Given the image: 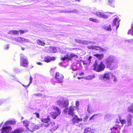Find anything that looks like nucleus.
<instances>
[{
	"label": "nucleus",
	"mask_w": 133,
	"mask_h": 133,
	"mask_svg": "<svg viewBox=\"0 0 133 133\" xmlns=\"http://www.w3.org/2000/svg\"><path fill=\"white\" fill-rule=\"evenodd\" d=\"M94 50H99L101 51H103L104 50V49L102 48L101 47L96 46H95V47H94Z\"/></svg>",
	"instance_id": "obj_27"
},
{
	"label": "nucleus",
	"mask_w": 133,
	"mask_h": 133,
	"mask_svg": "<svg viewBox=\"0 0 133 133\" xmlns=\"http://www.w3.org/2000/svg\"><path fill=\"white\" fill-rule=\"evenodd\" d=\"M57 129V127L56 126L53 127L52 128L50 129V130L52 131H54Z\"/></svg>",
	"instance_id": "obj_38"
},
{
	"label": "nucleus",
	"mask_w": 133,
	"mask_h": 133,
	"mask_svg": "<svg viewBox=\"0 0 133 133\" xmlns=\"http://www.w3.org/2000/svg\"><path fill=\"white\" fill-rule=\"evenodd\" d=\"M115 57L112 56H110L106 59V65L107 68H109L111 70L114 69Z\"/></svg>",
	"instance_id": "obj_1"
},
{
	"label": "nucleus",
	"mask_w": 133,
	"mask_h": 133,
	"mask_svg": "<svg viewBox=\"0 0 133 133\" xmlns=\"http://www.w3.org/2000/svg\"><path fill=\"white\" fill-rule=\"evenodd\" d=\"M52 107L54 110L55 111L51 112L50 115L51 116L52 118L54 119H55L58 116L60 115L61 113V110L58 107L56 106L52 105Z\"/></svg>",
	"instance_id": "obj_3"
},
{
	"label": "nucleus",
	"mask_w": 133,
	"mask_h": 133,
	"mask_svg": "<svg viewBox=\"0 0 133 133\" xmlns=\"http://www.w3.org/2000/svg\"><path fill=\"white\" fill-rule=\"evenodd\" d=\"M88 119V117L87 116H85L84 118V121H86Z\"/></svg>",
	"instance_id": "obj_49"
},
{
	"label": "nucleus",
	"mask_w": 133,
	"mask_h": 133,
	"mask_svg": "<svg viewBox=\"0 0 133 133\" xmlns=\"http://www.w3.org/2000/svg\"><path fill=\"white\" fill-rule=\"evenodd\" d=\"M23 122L24 125L25 127H27L28 126V122L27 121H24Z\"/></svg>",
	"instance_id": "obj_32"
},
{
	"label": "nucleus",
	"mask_w": 133,
	"mask_h": 133,
	"mask_svg": "<svg viewBox=\"0 0 133 133\" xmlns=\"http://www.w3.org/2000/svg\"><path fill=\"white\" fill-rule=\"evenodd\" d=\"M132 116L130 114L128 115L127 119L128 125V126H130L132 124L131 119L132 118Z\"/></svg>",
	"instance_id": "obj_13"
},
{
	"label": "nucleus",
	"mask_w": 133,
	"mask_h": 133,
	"mask_svg": "<svg viewBox=\"0 0 133 133\" xmlns=\"http://www.w3.org/2000/svg\"><path fill=\"white\" fill-rule=\"evenodd\" d=\"M21 49L23 50H24L25 49L24 47H21Z\"/></svg>",
	"instance_id": "obj_57"
},
{
	"label": "nucleus",
	"mask_w": 133,
	"mask_h": 133,
	"mask_svg": "<svg viewBox=\"0 0 133 133\" xmlns=\"http://www.w3.org/2000/svg\"><path fill=\"white\" fill-rule=\"evenodd\" d=\"M113 77H114V81H117V79L115 77V76H114Z\"/></svg>",
	"instance_id": "obj_55"
},
{
	"label": "nucleus",
	"mask_w": 133,
	"mask_h": 133,
	"mask_svg": "<svg viewBox=\"0 0 133 133\" xmlns=\"http://www.w3.org/2000/svg\"><path fill=\"white\" fill-rule=\"evenodd\" d=\"M120 122H121V123L122 124V126L126 122V121L125 119L120 120Z\"/></svg>",
	"instance_id": "obj_36"
},
{
	"label": "nucleus",
	"mask_w": 133,
	"mask_h": 133,
	"mask_svg": "<svg viewBox=\"0 0 133 133\" xmlns=\"http://www.w3.org/2000/svg\"><path fill=\"white\" fill-rule=\"evenodd\" d=\"M42 122L45 123V127H48L50 124H51L52 125H55V123L54 122L52 123L50 121V117L48 116L46 118H42L41 119Z\"/></svg>",
	"instance_id": "obj_8"
},
{
	"label": "nucleus",
	"mask_w": 133,
	"mask_h": 133,
	"mask_svg": "<svg viewBox=\"0 0 133 133\" xmlns=\"http://www.w3.org/2000/svg\"><path fill=\"white\" fill-rule=\"evenodd\" d=\"M103 13L100 12H97L96 13V15L97 16L102 17Z\"/></svg>",
	"instance_id": "obj_31"
},
{
	"label": "nucleus",
	"mask_w": 133,
	"mask_h": 133,
	"mask_svg": "<svg viewBox=\"0 0 133 133\" xmlns=\"http://www.w3.org/2000/svg\"><path fill=\"white\" fill-rule=\"evenodd\" d=\"M75 1H78V2H79L80 1V0H75Z\"/></svg>",
	"instance_id": "obj_58"
},
{
	"label": "nucleus",
	"mask_w": 133,
	"mask_h": 133,
	"mask_svg": "<svg viewBox=\"0 0 133 133\" xmlns=\"http://www.w3.org/2000/svg\"><path fill=\"white\" fill-rule=\"evenodd\" d=\"M14 40L17 42H29V41L28 39H25L21 37H16L14 39Z\"/></svg>",
	"instance_id": "obj_9"
},
{
	"label": "nucleus",
	"mask_w": 133,
	"mask_h": 133,
	"mask_svg": "<svg viewBox=\"0 0 133 133\" xmlns=\"http://www.w3.org/2000/svg\"><path fill=\"white\" fill-rule=\"evenodd\" d=\"M9 44H8L6 46H5V49H8L9 47Z\"/></svg>",
	"instance_id": "obj_50"
},
{
	"label": "nucleus",
	"mask_w": 133,
	"mask_h": 133,
	"mask_svg": "<svg viewBox=\"0 0 133 133\" xmlns=\"http://www.w3.org/2000/svg\"><path fill=\"white\" fill-rule=\"evenodd\" d=\"M69 54H68L65 56L64 57H61V60L64 61L66 59H68L69 60Z\"/></svg>",
	"instance_id": "obj_24"
},
{
	"label": "nucleus",
	"mask_w": 133,
	"mask_h": 133,
	"mask_svg": "<svg viewBox=\"0 0 133 133\" xmlns=\"http://www.w3.org/2000/svg\"><path fill=\"white\" fill-rule=\"evenodd\" d=\"M94 70L97 72H100L104 70L105 66L102 62H101L98 65L95 63L94 64Z\"/></svg>",
	"instance_id": "obj_5"
},
{
	"label": "nucleus",
	"mask_w": 133,
	"mask_h": 133,
	"mask_svg": "<svg viewBox=\"0 0 133 133\" xmlns=\"http://www.w3.org/2000/svg\"><path fill=\"white\" fill-rule=\"evenodd\" d=\"M95 77V76L94 75H92L90 76H89V79H92V78H94Z\"/></svg>",
	"instance_id": "obj_45"
},
{
	"label": "nucleus",
	"mask_w": 133,
	"mask_h": 133,
	"mask_svg": "<svg viewBox=\"0 0 133 133\" xmlns=\"http://www.w3.org/2000/svg\"><path fill=\"white\" fill-rule=\"evenodd\" d=\"M84 72H81V73H79L78 75L79 76H81L82 75H84Z\"/></svg>",
	"instance_id": "obj_54"
},
{
	"label": "nucleus",
	"mask_w": 133,
	"mask_h": 133,
	"mask_svg": "<svg viewBox=\"0 0 133 133\" xmlns=\"http://www.w3.org/2000/svg\"><path fill=\"white\" fill-rule=\"evenodd\" d=\"M102 28L106 30L110 31L111 30V28L110 25H105L102 26Z\"/></svg>",
	"instance_id": "obj_16"
},
{
	"label": "nucleus",
	"mask_w": 133,
	"mask_h": 133,
	"mask_svg": "<svg viewBox=\"0 0 133 133\" xmlns=\"http://www.w3.org/2000/svg\"><path fill=\"white\" fill-rule=\"evenodd\" d=\"M82 78H83V77H77V79H80Z\"/></svg>",
	"instance_id": "obj_56"
},
{
	"label": "nucleus",
	"mask_w": 133,
	"mask_h": 133,
	"mask_svg": "<svg viewBox=\"0 0 133 133\" xmlns=\"http://www.w3.org/2000/svg\"><path fill=\"white\" fill-rule=\"evenodd\" d=\"M24 131L21 128L16 129L10 133H22Z\"/></svg>",
	"instance_id": "obj_17"
},
{
	"label": "nucleus",
	"mask_w": 133,
	"mask_h": 133,
	"mask_svg": "<svg viewBox=\"0 0 133 133\" xmlns=\"http://www.w3.org/2000/svg\"><path fill=\"white\" fill-rule=\"evenodd\" d=\"M32 79V78L31 76H30V82H29V84L27 85H25L23 84L22 85L24 87H28L29 86V85L31 83Z\"/></svg>",
	"instance_id": "obj_30"
},
{
	"label": "nucleus",
	"mask_w": 133,
	"mask_h": 133,
	"mask_svg": "<svg viewBox=\"0 0 133 133\" xmlns=\"http://www.w3.org/2000/svg\"><path fill=\"white\" fill-rule=\"evenodd\" d=\"M93 56L96 57L98 59L101 60L104 57V55L102 54H94L93 55Z\"/></svg>",
	"instance_id": "obj_19"
},
{
	"label": "nucleus",
	"mask_w": 133,
	"mask_h": 133,
	"mask_svg": "<svg viewBox=\"0 0 133 133\" xmlns=\"http://www.w3.org/2000/svg\"><path fill=\"white\" fill-rule=\"evenodd\" d=\"M37 64L39 65H42L43 64L42 63L40 62H37Z\"/></svg>",
	"instance_id": "obj_53"
},
{
	"label": "nucleus",
	"mask_w": 133,
	"mask_h": 133,
	"mask_svg": "<svg viewBox=\"0 0 133 133\" xmlns=\"http://www.w3.org/2000/svg\"><path fill=\"white\" fill-rule=\"evenodd\" d=\"M74 109L73 107L72 106H70L69 108H65L63 110L65 114L68 113L69 115L73 116L74 115L75 112H74Z\"/></svg>",
	"instance_id": "obj_6"
},
{
	"label": "nucleus",
	"mask_w": 133,
	"mask_h": 133,
	"mask_svg": "<svg viewBox=\"0 0 133 133\" xmlns=\"http://www.w3.org/2000/svg\"><path fill=\"white\" fill-rule=\"evenodd\" d=\"M11 129V127L10 126H6L3 127L2 129V131H4L5 132L8 133L10 131Z\"/></svg>",
	"instance_id": "obj_14"
},
{
	"label": "nucleus",
	"mask_w": 133,
	"mask_h": 133,
	"mask_svg": "<svg viewBox=\"0 0 133 133\" xmlns=\"http://www.w3.org/2000/svg\"><path fill=\"white\" fill-rule=\"evenodd\" d=\"M9 122L12 125L15 124L16 123V122L15 121H10Z\"/></svg>",
	"instance_id": "obj_37"
},
{
	"label": "nucleus",
	"mask_w": 133,
	"mask_h": 133,
	"mask_svg": "<svg viewBox=\"0 0 133 133\" xmlns=\"http://www.w3.org/2000/svg\"><path fill=\"white\" fill-rule=\"evenodd\" d=\"M38 127L34 124H33L30 127V129L32 131H34L36 130Z\"/></svg>",
	"instance_id": "obj_18"
},
{
	"label": "nucleus",
	"mask_w": 133,
	"mask_h": 133,
	"mask_svg": "<svg viewBox=\"0 0 133 133\" xmlns=\"http://www.w3.org/2000/svg\"><path fill=\"white\" fill-rule=\"evenodd\" d=\"M109 16V15L107 14L106 13L105 14H103V13L102 18H107Z\"/></svg>",
	"instance_id": "obj_35"
},
{
	"label": "nucleus",
	"mask_w": 133,
	"mask_h": 133,
	"mask_svg": "<svg viewBox=\"0 0 133 133\" xmlns=\"http://www.w3.org/2000/svg\"><path fill=\"white\" fill-rule=\"evenodd\" d=\"M109 5L114 8L115 7V0H108Z\"/></svg>",
	"instance_id": "obj_22"
},
{
	"label": "nucleus",
	"mask_w": 133,
	"mask_h": 133,
	"mask_svg": "<svg viewBox=\"0 0 133 133\" xmlns=\"http://www.w3.org/2000/svg\"><path fill=\"white\" fill-rule=\"evenodd\" d=\"M115 127H114L112 128L111 129V131L113 132H114L115 130L117 129V128L118 127V126L117 124L115 125Z\"/></svg>",
	"instance_id": "obj_29"
},
{
	"label": "nucleus",
	"mask_w": 133,
	"mask_h": 133,
	"mask_svg": "<svg viewBox=\"0 0 133 133\" xmlns=\"http://www.w3.org/2000/svg\"><path fill=\"white\" fill-rule=\"evenodd\" d=\"M89 20L90 21L95 22V23H98V22L99 21L98 19L94 18L93 17H90L89 18Z\"/></svg>",
	"instance_id": "obj_26"
},
{
	"label": "nucleus",
	"mask_w": 133,
	"mask_h": 133,
	"mask_svg": "<svg viewBox=\"0 0 133 133\" xmlns=\"http://www.w3.org/2000/svg\"><path fill=\"white\" fill-rule=\"evenodd\" d=\"M55 78L58 83H62L64 78L63 75L61 73L57 72L56 73Z\"/></svg>",
	"instance_id": "obj_7"
},
{
	"label": "nucleus",
	"mask_w": 133,
	"mask_h": 133,
	"mask_svg": "<svg viewBox=\"0 0 133 133\" xmlns=\"http://www.w3.org/2000/svg\"><path fill=\"white\" fill-rule=\"evenodd\" d=\"M51 49V51H52V52L54 53L56 52V50L55 48L52 47Z\"/></svg>",
	"instance_id": "obj_39"
},
{
	"label": "nucleus",
	"mask_w": 133,
	"mask_h": 133,
	"mask_svg": "<svg viewBox=\"0 0 133 133\" xmlns=\"http://www.w3.org/2000/svg\"><path fill=\"white\" fill-rule=\"evenodd\" d=\"M94 47H95V46L91 45L88 46V48L90 49H94Z\"/></svg>",
	"instance_id": "obj_41"
},
{
	"label": "nucleus",
	"mask_w": 133,
	"mask_h": 133,
	"mask_svg": "<svg viewBox=\"0 0 133 133\" xmlns=\"http://www.w3.org/2000/svg\"><path fill=\"white\" fill-rule=\"evenodd\" d=\"M14 30H11L9 31L8 32V34H10V35H14Z\"/></svg>",
	"instance_id": "obj_43"
},
{
	"label": "nucleus",
	"mask_w": 133,
	"mask_h": 133,
	"mask_svg": "<svg viewBox=\"0 0 133 133\" xmlns=\"http://www.w3.org/2000/svg\"><path fill=\"white\" fill-rule=\"evenodd\" d=\"M57 103L58 105L62 108H67L69 105V101L68 99L63 98L61 100L57 101Z\"/></svg>",
	"instance_id": "obj_4"
},
{
	"label": "nucleus",
	"mask_w": 133,
	"mask_h": 133,
	"mask_svg": "<svg viewBox=\"0 0 133 133\" xmlns=\"http://www.w3.org/2000/svg\"><path fill=\"white\" fill-rule=\"evenodd\" d=\"M126 43L130 44H133V39L127 40L126 41Z\"/></svg>",
	"instance_id": "obj_34"
},
{
	"label": "nucleus",
	"mask_w": 133,
	"mask_h": 133,
	"mask_svg": "<svg viewBox=\"0 0 133 133\" xmlns=\"http://www.w3.org/2000/svg\"><path fill=\"white\" fill-rule=\"evenodd\" d=\"M19 31L20 32V34H24L25 33L28 31V30H19Z\"/></svg>",
	"instance_id": "obj_33"
},
{
	"label": "nucleus",
	"mask_w": 133,
	"mask_h": 133,
	"mask_svg": "<svg viewBox=\"0 0 133 133\" xmlns=\"http://www.w3.org/2000/svg\"><path fill=\"white\" fill-rule=\"evenodd\" d=\"M36 42L37 44L40 45L44 46L45 44V43L44 42L39 39H37L36 41Z\"/></svg>",
	"instance_id": "obj_21"
},
{
	"label": "nucleus",
	"mask_w": 133,
	"mask_h": 133,
	"mask_svg": "<svg viewBox=\"0 0 133 133\" xmlns=\"http://www.w3.org/2000/svg\"><path fill=\"white\" fill-rule=\"evenodd\" d=\"M82 121V118H78V116L77 115H75L72 119V121L74 124L78 123L80 121Z\"/></svg>",
	"instance_id": "obj_10"
},
{
	"label": "nucleus",
	"mask_w": 133,
	"mask_h": 133,
	"mask_svg": "<svg viewBox=\"0 0 133 133\" xmlns=\"http://www.w3.org/2000/svg\"><path fill=\"white\" fill-rule=\"evenodd\" d=\"M127 109L128 112H133V103L128 107Z\"/></svg>",
	"instance_id": "obj_23"
},
{
	"label": "nucleus",
	"mask_w": 133,
	"mask_h": 133,
	"mask_svg": "<svg viewBox=\"0 0 133 133\" xmlns=\"http://www.w3.org/2000/svg\"><path fill=\"white\" fill-rule=\"evenodd\" d=\"M34 114H35L36 115V117L37 118H39V113L37 112H35L33 113Z\"/></svg>",
	"instance_id": "obj_42"
},
{
	"label": "nucleus",
	"mask_w": 133,
	"mask_h": 133,
	"mask_svg": "<svg viewBox=\"0 0 133 133\" xmlns=\"http://www.w3.org/2000/svg\"><path fill=\"white\" fill-rule=\"evenodd\" d=\"M103 78L104 80H109L110 79L109 74L108 73H104L103 75Z\"/></svg>",
	"instance_id": "obj_20"
},
{
	"label": "nucleus",
	"mask_w": 133,
	"mask_h": 133,
	"mask_svg": "<svg viewBox=\"0 0 133 133\" xmlns=\"http://www.w3.org/2000/svg\"><path fill=\"white\" fill-rule=\"evenodd\" d=\"M98 115V114H95L93 116H92L89 119L90 120H91L92 119H94V117L95 116L97 115Z\"/></svg>",
	"instance_id": "obj_46"
},
{
	"label": "nucleus",
	"mask_w": 133,
	"mask_h": 133,
	"mask_svg": "<svg viewBox=\"0 0 133 133\" xmlns=\"http://www.w3.org/2000/svg\"><path fill=\"white\" fill-rule=\"evenodd\" d=\"M92 58V57L90 56L88 58L86 59L85 60L83 61V63L84 64H88L91 62V59Z\"/></svg>",
	"instance_id": "obj_15"
},
{
	"label": "nucleus",
	"mask_w": 133,
	"mask_h": 133,
	"mask_svg": "<svg viewBox=\"0 0 133 133\" xmlns=\"http://www.w3.org/2000/svg\"><path fill=\"white\" fill-rule=\"evenodd\" d=\"M75 41L76 43H79L81 42V40L79 39H75Z\"/></svg>",
	"instance_id": "obj_47"
},
{
	"label": "nucleus",
	"mask_w": 133,
	"mask_h": 133,
	"mask_svg": "<svg viewBox=\"0 0 133 133\" xmlns=\"http://www.w3.org/2000/svg\"><path fill=\"white\" fill-rule=\"evenodd\" d=\"M119 18L118 17H117L114 19L113 21V25L116 26L117 29L119 24Z\"/></svg>",
	"instance_id": "obj_12"
},
{
	"label": "nucleus",
	"mask_w": 133,
	"mask_h": 133,
	"mask_svg": "<svg viewBox=\"0 0 133 133\" xmlns=\"http://www.w3.org/2000/svg\"><path fill=\"white\" fill-rule=\"evenodd\" d=\"M35 95L37 96H42V95L41 94L39 93L38 94H35Z\"/></svg>",
	"instance_id": "obj_51"
},
{
	"label": "nucleus",
	"mask_w": 133,
	"mask_h": 133,
	"mask_svg": "<svg viewBox=\"0 0 133 133\" xmlns=\"http://www.w3.org/2000/svg\"><path fill=\"white\" fill-rule=\"evenodd\" d=\"M14 35H18L19 34V31L17 30H14Z\"/></svg>",
	"instance_id": "obj_44"
},
{
	"label": "nucleus",
	"mask_w": 133,
	"mask_h": 133,
	"mask_svg": "<svg viewBox=\"0 0 133 133\" xmlns=\"http://www.w3.org/2000/svg\"><path fill=\"white\" fill-rule=\"evenodd\" d=\"M76 105L77 107H78L79 105V102L78 101H76Z\"/></svg>",
	"instance_id": "obj_48"
},
{
	"label": "nucleus",
	"mask_w": 133,
	"mask_h": 133,
	"mask_svg": "<svg viewBox=\"0 0 133 133\" xmlns=\"http://www.w3.org/2000/svg\"><path fill=\"white\" fill-rule=\"evenodd\" d=\"M90 108V106H88V107L87 111H88V112L89 113H90V110H89Z\"/></svg>",
	"instance_id": "obj_52"
},
{
	"label": "nucleus",
	"mask_w": 133,
	"mask_h": 133,
	"mask_svg": "<svg viewBox=\"0 0 133 133\" xmlns=\"http://www.w3.org/2000/svg\"><path fill=\"white\" fill-rule=\"evenodd\" d=\"M69 60H71L73 58H77L78 56L74 54H69Z\"/></svg>",
	"instance_id": "obj_25"
},
{
	"label": "nucleus",
	"mask_w": 133,
	"mask_h": 133,
	"mask_svg": "<svg viewBox=\"0 0 133 133\" xmlns=\"http://www.w3.org/2000/svg\"><path fill=\"white\" fill-rule=\"evenodd\" d=\"M56 59L55 57H51L49 56H46L44 58V61L46 63L49 62L51 61H54Z\"/></svg>",
	"instance_id": "obj_11"
},
{
	"label": "nucleus",
	"mask_w": 133,
	"mask_h": 133,
	"mask_svg": "<svg viewBox=\"0 0 133 133\" xmlns=\"http://www.w3.org/2000/svg\"><path fill=\"white\" fill-rule=\"evenodd\" d=\"M131 29H132V31L130 30L129 31V33H131L132 34V35H133V24L131 25Z\"/></svg>",
	"instance_id": "obj_40"
},
{
	"label": "nucleus",
	"mask_w": 133,
	"mask_h": 133,
	"mask_svg": "<svg viewBox=\"0 0 133 133\" xmlns=\"http://www.w3.org/2000/svg\"><path fill=\"white\" fill-rule=\"evenodd\" d=\"M1 133H4L2 131V132H1Z\"/></svg>",
	"instance_id": "obj_59"
},
{
	"label": "nucleus",
	"mask_w": 133,
	"mask_h": 133,
	"mask_svg": "<svg viewBox=\"0 0 133 133\" xmlns=\"http://www.w3.org/2000/svg\"><path fill=\"white\" fill-rule=\"evenodd\" d=\"M29 62L27 57L22 54L20 55V66L26 67L28 66Z\"/></svg>",
	"instance_id": "obj_2"
},
{
	"label": "nucleus",
	"mask_w": 133,
	"mask_h": 133,
	"mask_svg": "<svg viewBox=\"0 0 133 133\" xmlns=\"http://www.w3.org/2000/svg\"><path fill=\"white\" fill-rule=\"evenodd\" d=\"M92 130L90 128H87L84 130V133H90Z\"/></svg>",
	"instance_id": "obj_28"
}]
</instances>
